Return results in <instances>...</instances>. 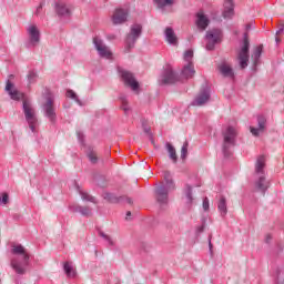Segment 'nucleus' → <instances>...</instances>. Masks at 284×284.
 <instances>
[{"label":"nucleus","mask_w":284,"mask_h":284,"mask_svg":"<svg viewBox=\"0 0 284 284\" xmlns=\"http://www.w3.org/2000/svg\"><path fill=\"white\" fill-rule=\"evenodd\" d=\"M224 19H232L234 17V2L232 0L224 1V10L222 12Z\"/></svg>","instance_id":"obj_20"},{"label":"nucleus","mask_w":284,"mask_h":284,"mask_svg":"<svg viewBox=\"0 0 284 284\" xmlns=\"http://www.w3.org/2000/svg\"><path fill=\"white\" fill-rule=\"evenodd\" d=\"M203 210L204 212H207V210H210V200L207 197L203 199Z\"/></svg>","instance_id":"obj_40"},{"label":"nucleus","mask_w":284,"mask_h":284,"mask_svg":"<svg viewBox=\"0 0 284 284\" xmlns=\"http://www.w3.org/2000/svg\"><path fill=\"white\" fill-rule=\"evenodd\" d=\"M237 60L240 62V68L245 70L250 62V40L247 39V33L244 34L243 45L237 53Z\"/></svg>","instance_id":"obj_7"},{"label":"nucleus","mask_w":284,"mask_h":284,"mask_svg":"<svg viewBox=\"0 0 284 284\" xmlns=\"http://www.w3.org/2000/svg\"><path fill=\"white\" fill-rule=\"evenodd\" d=\"M77 190H78L82 201H88L89 203H94V205H97V203H99L97 201L95 196H92L90 193L81 190V186H77Z\"/></svg>","instance_id":"obj_23"},{"label":"nucleus","mask_w":284,"mask_h":284,"mask_svg":"<svg viewBox=\"0 0 284 284\" xmlns=\"http://www.w3.org/2000/svg\"><path fill=\"white\" fill-rule=\"evenodd\" d=\"M64 272L69 278H74L77 276V271H74V267H72V263L67 262L64 263Z\"/></svg>","instance_id":"obj_29"},{"label":"nucleus","mask_w":284,"mask_h":284,"mask_svg":"<svg viewBox=\"0 0 284 284\" xmlns=\"http://www.w3.org/2000/svg\"><path fill=\"white\" fill-rule=\"evenodd\" d=\"M10 196L8 193H2V203L3 205H8Z\"/></svg>","instance_id":"obj_41"},{"label":"nucleus","mask_w":284,"mask_h":284,"mask_svg":"<svg viewBox=\"0 0 284 284\" xmlns=\"http://www.w3.org/2000/svg\"><path fill=\"white\" fill-rule=\"evenodd\" d=\"M257 123H258V128L250 126V130L253 136H260V134H263V132H265V125L267 123V119H265L264 115H258Z\"/></svg>","instance_id":"obj_17"},{"label":"nucleus","mask_w":284,"mask_h":284,"mask_svg":"<svg viewBox=\"0 0 284 284\" xmlns=\"http://www.w3.org/2000/svg\"><path fill=\"white\" fill-rule=\"evenodd\" d=\"M27 33L29 37V45L37 48V44L41 41V31H39V27H37V24L29 26Z\"/></svg>","instance_id":"obj_11"},{"label":"nucleus","mask_w":284,"mask_h":284,"mask_svg":"<svg viewBox=\"0 0 284 284\" xmlns=\"http://www.w3.org/2000/svg\"><path fill=\"white\" fill-rule=\"evenodd\" d=\"M164 34L168 43H170L171 45H176V43H179L176 33H174V29H172V27H168L164 31Z\"/></svg>","instance_id":"obj_21"},{"label":"nucleus","mask_w":284,"mask_h":284,"mask_svg":"<svg viewBox=\"0 0 284 284\" xmlns=\"http://www.w3.org/2000/svg\"><path fill=\"white\" fill-rule=\"evenodd\" d=\"M276 281L277 283H284V271H277Z\"/></svg>","instance_id":"obj_39"},{"label":"nucleus","mask_w":284,"mask_h":284,"mask_svg":"<svg viewBox=\"0 0 284 284\" xmlns=\"http://www.w3.org/2000/svg\"><path fill=\"white\" fill-rule=\"evenodd\" d=\"M103 199L109 201V203H128L129 205H132V199L125 195L116 196L114 193L105 192L103 193Z\"/></svg>","instance_id":"obj_14"},{"label":"nucleus","mask_w":284,"mask_h":284,"mask_svg":"<svg viewBox=\"0 0 284 284\" xmlns=\"http://www.w3.org/2000/svg\"><path fill=\"white\" fill-rule=\"evenodd\" d=\"M45 116H48L51 123H57V109L54 108V98L49 95L47 102L43 104Z\"/></svg>","instance_id":"obj_10"},{"label":"nucleus","mask_w":284,"mask_h":284,"mask_svg":"<svg viewBox=\"0 0 284 284\" xmlns=\"http://www.w3.org/2000/svg\"><path fill=\"white\" fill-rule=\"evenodd\" d=\"M217 210H219L221 216L227 215V200L223 195L220 197V200L217 202Z\"/></svg>","instance_id":"obj_24"},{"label":"nucleus","mask_w":284,"mask_h":284,"mask_svg":"<svg viewBox=\"0 0 284 284\" xmlns=\"http://www.w3.org/2000/svg\"><path fill=\"white\" fill-rule=\"evenodd\" d=\"M6 91L8 92L12 101H22L26 121L29 123L31 132H37V111H34V108H32V103H30V100L26 98V94L14 89V84L10 82V80L7 81Z\"/></svg>","instance_id":"obj_1"},{"label":"nucleus","mask_w":284,"mask_h":284,"mask_svg":"<svg viewBox=\"0 0 284 284\" xmlns=\"http://www.w3.org/2000/svg\"><path fill=\"white\" fill-rule=\"evenodd\" d=\"M11 254L18 256L11 258L12 270H14L16 274H26V270L30 265V254H28L26 247L21 244H12Z\"/></svg>","instance_id":"obj_2"},{"label":"nucleus","mask_w":284,"mask_h":284,"mask_svg":"<svg viewBox=\"0 0 284 284\" xmlns=\"http://www.w3.org/2000/svg\"><path fill=\"white\" fill-rule=\"evenodd\" d=\"M252 24H246V30H251Z\"/></svg>","instance_id":"obj_47"},{"label":"nucleus","mask_w":284,"mask_h":284,"mask_svg":"<svg viewBox=\"0 0 284 284\" xmlns=\"http://www.w3.org/2000/svg\"><path fill=\"white\" fill-rule=\"evenodd\" d=\"M128 216H132V212H126V219H128Z\"/></svg>","instance_id":"obj_48"},{"label":"nucleus","mask_w":284,"mask_h":284,"mask_svg":"<svg viewBox=\"0 0 284 284\" xmlns=\"http://www.w3.org/2000/svg\"><path fill=\"white\" fill-rule=\"evenodd\" d=\"M206 50H214L216 43L223 41V31L221 29H211L206 32Z\"/></svg>","instance_id":"obj_8"},{"label":"nucleus","mask_w":284,"mask_h":284,"mask_svg":"<svg viewBox=\"0 0 284 284\" xmlns=\"http://www.w3.org/2000/svg\"><path fill=\"white\" fill-rule=\"evenodd\" d=\"M87 156L90 163H92L93 165H95V163H99V153H97L94 149L89 148V150L87 151Z\"/></svg>","instance_id":"obj_27"},{"label":"nucleus","mask_w":284,"mask_h":284,"mask_svg":"<svg viewBox=\"0 0 284 284\" xmlns=\"http://www.w3.org/2000/svg\"><path fill=\"white\" fill-rule=\"evenodd\" d=\"M28 81H29V83H34V81H37V73L34 71L29 72Z\"/></svg>","instance_id":"obj_38"},{"label":"nucleus","mask_w":284,"mask_h":284,"mask_svg":"<svg viewBox=\"0 0 284 284\" xmlns=\"http://www.w3.org/2000/svg\"><path fill=\"white\" fill-rule=\"evenodd\" d=\"M192 59H194V51L187 50V51L184 53V61H185L186 63H194V62H192Z\"/></svg>","instance_id":"obj_33"},{"label":"nucleus","mask_w":284,"mask_h":284,"mask_svg":"<svg viewBox=\"0 0 284 284\" xmlns=\"http://www.w3.org/2000/svg\"><path fill=\"white\" fill-rule=\"evenodd\" d=\"M283 30H284V24H281L280 29L276 32V37H278V34H281L283 32Z\"/></svg>","instance_id":"obj_43"},{"label":"nucleus","mask_w":284,"mask_h":284,"mask_svg":"<svg viewBox=\"0 0 284 284\" xmlns=\"http://www.w3.org/2000/svg\"><path fill=\"white\" fill-rule=\"evenodd\" d=\"M261 54H263V44L257 45L251 55L254 65H258V60L261 59Z\"/></svg>","instance_id":"obj_26"},{"label":"nucleus","mask_w":284,"mask_h":284,"mask_svg":"<svg viewBox=\"0 0 284 284\" xmlns=\"http://www.w3.org/2000/svg\"><path fill=\"white\" fill-rule=\"evenodd\" d=\"M175 2L176 0H154L155 6H158L160 10H164L165 8L172 6Z\"/></svg>","instance_id":"obj_28"},{"label":"nucleus","mask_w":284,"mask_h":284,"mask_svg":"<svg viewBox=\"0 0 284 284\" xmlns=\"http://www.w3.org/2000/svg\"><path fill=\"white\" fill-rule=\"evenodd\" d=\"M99 236H101L103 240H105L109 245L114 246V241L112 240V237L110 235H108L104 232L100 231L99 232Z\"/></svg>","instance_id":"obj_32"},{"label":"nucleus","mask_w":284,"mask_h":284,"mask_svg":"<svg viewBox=\"0 0 284 284\" xmlns=\"http://www.w3.org/2000/svg\"><path fill=\"white\" fill-rule=\"evenodd\" d=\"M121 100V109L123 110L124 113L128 114V112H130V106H128V99L125 98H120Z\"/></svg>","instance_id":"obj_34"},{"label":"nucleus","mask_w":284,"mask_h":284,"mask_svg":"<svg viewBox=\"0 0 284 284\" xmlns=\"http://www.w3.org/2000/svg\"><path fill=\"white\" fill-rule=\"evenodd\" d=\"M196 74V70H194V63L189 62L184 64L182 71H181V77L182 79H192Z\"/></svg>","instance_id":"obj_19"},{"label":"nucleus","mask_w":284,"mask_h":284,"mask_svg":"<svg viewBox=\"0 0 284 284\" xmlns=\"http://www.w3.org/2000/svg\"><path fill=\"white\" fill-rule=\"evenodd\" d=\"M236 129L234 126H227L223 132V144H222V151L224 156L227 159L229 156H232V148L236 145Z\"/></svg>","instance_id":"obj_5"},{"label":"nucleus","mask_w":284,"mask_h":284,"mask_svg":"<svg viewBox=\"0 0 284 284\" xmlns=\"http://www.w3.org/2000/svg\"><path fill=\"white\" fill-rule=\"evenodd\" d=\"M74 212H79L82 216H92V209L90 206H75Z\"/></svg>","instance_id":"obj_30"},{"label":"nucleus","mask_w":284,"mask_h":284,"mask_svg":"<svg viewBox=\"0 0 284 284\" xmlns=\"http://www.w3.org/2000/svg\"><path fill=\"white\" fill-rule=\"evenodd\" d=\"M265 155H260L255 163V181L254 189L256 192L265 195V192L270 190V181L265 178Z\"/></svg>","instance_id":"obj_3"},{"label":"nucleus","mask_w":284,"mask_h":284,"mask_svg":"<svg viewBox=\"0 0 284 284\" xmlns=\"http://www.w3.org/2000/svg\"><path fill=\"white\" fill-rule=\"evenodd\" d=\"M187 141L184 142L182 149H181V159H185L187 156V148H189Z\"/></svg>","instance_id":"obj_35"},{"label":"nucleus","mask_w":284,"mask_h":284,"mask_svg":"<svg viewBox=\"0 0 284 284\" xmlns=\"http://www.w3.org/2000/svg\"><path fill=\"white\" fill-rule=\"evenodd\" d=\"M78 138L81 141V139H83V133L82 132H78Z\"/></svg>","instance_id":"obj_45"},{"label":"nucleus","mask_w":284,"mask_h":284,"mask_svg":"<svg viewBox=\"0 0 284 284\" xmlns=\"http://www.w3.org/2000/svg\"><path fill=\"white\" fill-rule=\"evenodd\" d=\"M163 176H164L165 184L162 183L155 187V200L161 207H163V205H168L170 201L169 194L170 192L174 191V187H175L174 181H172V176L170 175V172L165 171Z\"/></svg>","instance_id":"obj_4"},{"label":"nucleus","mask_w":284,"mask_h":284,"mask_svg":"<svg viewBox=\"0 0 284 284\" xmlns=\"http://www.w3.org/2000/svg\"><path fill=\"white\" fill-rule=\"evenodd\" d=\"M207 101H210V91L207 90H202L194 99V101L192 102V105H205V103H207Z\"/></svg>","instance_id":"obj_18"},{"label":"nucleus","mask_w":284,"mask_h":284,"mask_svg":"<svg viewBox=\"0 0 284 284\" xmlns=\"http://www.w3.org/2000/svg\"><path fill=\"white\" fill-rule=\"evenodd\" d=\"M67 97L69 99H73L74 101H77V103H80L79 97H77V93H74L72 90L67 91Z\"/></svg>","instance_id":"obj_36"},{"label":"nucleus","mask_w":284,"mask_h":284,"mask_svg":"<svg viewBox=\"0 0 284 284\" xmlns=\"http://www.w3.org/2000/svg\"><path fill=\"white\" fill-rule=\"evenodd\" d=\"M144 132H150V130L149 129H144Z\"/></svg>","instance_id":"obj_50"},{"label":"nucleus","mask_w":284,"mask_h":284,"mask_svg":"<svg viewBox=\"0 0 284 284\" xmlns=\"http://www.w3.org/2000/svg\"><path fill=\"white\" fill-rule=\"evenodd\" d=\"M120 75L124 84H126L129 88H131V90L136 92L139 88V82L134 78V74H132V72L130 71L121 70Z\"/></svg>","instance_id":"obj_12"},{"label":"nucleus","mask_w":284,"mask_h":284,"mask_svg":"<svg viewBox=\"0 0 284 284\" xmlns=\"http://www.w3.org/2000/svg\"><path fill=\"white\" fill-rule=\"evenodd\" d=\"M185 195H186L189 203H192V186L186 185Z\"/></svg>","instance_id":"obj_37"},{"label":"nucleus","mask_w":284,"mask_h":284,"mask_svg":"<svg viewBox=\"0 0 284 284\" xmlns=\"http://www.w3.org/2000/svg\"><path fill=\"white\" fill-rule=\"evenodd\" d=\"M160 84L161 85H172V83H176V81H181V78L171 65H166L160 77Z\"/></svg>","instance_id":"obj_9"},{"label":"nucleus","mask_w":284,"mask_h":284,"mask_svg":"<svg viewBox=\"0 0 284 284\" xmlns=\"http://www.w3.org/2000/svg\"><path fill=\"white\" fill-rule=\"evenodd\" d=\"M205 231V224L197 227V233L201 234Z\"/></svg>","instance_id":"obj_42"},{"label":"nucleus","mask_w":284,"mask_h":284,"mask_svg":"<svg viewBox=\"0 0 284 284\" xmlns=\"http://www.w3.org/2000/svg\"><path fill=\"white\" fill-rule=\"evenodd\" d=\"M0 201H1V195H0Z\"/></svg>","instance_id":"obj_51"},{"label":"nucleus","mask_w":284,"mask_h":284,"mask_svg":"<svg viewBox=\"0 0 284 284\" xmlns=\"http://www.w3.org/2000/svg\"><path fill=\"white\" fill-rule=\"evenodd\" d=\"M209 247H210V250H212V235H210Z\"/></svg>","instance_id":"obj_44"},{"label":"nucleus","mask_w":284,"mask_h":284,"mask_svg":"<svg viewBox=\"0 0 284 284\" xmlns=\"http://www.w3.org/2000/svg\"><path fill=\"white\" fill-rule=\"evenodd\" d=\"M112 21L114 26H119L121 23H125L128 21V9H115Z\"/></svg>","instance_id":"obj_15"},{"label":"nucleus","mask_w":284,"mask_h":284,"mask_svg":"<svg viewBox=\"0 0 284 284\" xmlns=\"http://www.w3.org/2000/svg\"><path fill=\"white\" fill-rule=\"evenodd\" d=\"M141 32H143V27H141V24H133L131 27V30L125 38V52H130V50L134 48V43H136L139 37H141Z\"/></svg>","instance_id":"obj_6"},{"label":"nucleus","mask_w":284,"mask_h":284,"mask_svg":"<svg viewBox=\"0 0 284 284\" xmlns=\"http://www.w3.org/2000/svg\"><path fill=\"white\" fill-rule=\"evenodd\" d=\"M168 152L170 154V159L173 160V163H176L178 156H176V149L170 143H166Z\"/></svg>","instance_id":"obj_31"},{"label":"nucleus","mask_w":284,"mask_h":284,"mask_svg":"<svg viewBox=\"0 0 284 284\" xmlns=\"http://www.w3.org/2000/svg\"><path fill=\"white\" fill-rule=\"evenodd\" d=\"M220 72L223 77H229L230 79H234V70L227 63H222L220 67Z\"/></svg>","instance_id":"obj_22"},{"label":"nucleus","mask_w":284,"mask_h":284,"mask_svg":"<svg viewBox=\"0 0 284 284\" xmlns=\"http://www.w3.org/2000/svg\"><path fill=\"white\" fill-rule=\"evenodd\" d=\"M195 26L199 30H207V26H210V18L203 13V11H199L196 14Z\"/></svg>","instance_id":"obj_16"},{"label":"nucleus","mask_w":284,"mask_h":284,"mask_svg":"<svg viewBox=\"0 0 284 284\" xmlns=\"http://www.w3.org/2000/svg\"><path fill=\"white\" fill-rule=\"evenodd\" d=\"M275 41H276V43H281V38L276 37Z\"/></svg>","instance_id":"obj_46"},{"label":"nucleus","mask_w":284,"mask_h":284,"mask_svg":"<svg viewBox=\"0 0 284 284\" xmlns=\"http://www.w3.org/2000/svg\"><path fill=\"white\" fill-rule=\"evenodd\" d=\"M93 43L100 57H103L104 59H112V51H110V48L103 43V40L95 37L93 38Z\"/></svg>","instance_id":"obj_13"},{"label":"nucleus","mask_w":284,"mask_h":284,"mask_svg":"<svg viewBox=\"0 0 284 284\" xmlns=\"http://www.w3.org/2000/svg\"><path fill=\"white\" fill-rule=\"evenodd\" d=\"M55 11L59 17H69L70 14V8L63 2L57 3Z\"/></svg>","instance_id":"obj_25"},{"label":"nucleus","mask_w":284,"mask_h":284,"mask_svg":"<svg viewBox=\"0 0 284 284\" xmlns=\"http://www.w3.org/2000/svg\"><path fill=\"white\" fill-rule=\"evenodd\" d=\"M42 6L40 4L37 9V12H39V10H41Z\"/></svg>","instance_id":"obj_49"}]
</instances>
